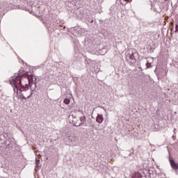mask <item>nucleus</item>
<instances>
[{
    "mask_svg": "<svg viewBox=\"0 0 178 178\" xmlns=\"http://www.w3.org/2000/svg\"><path fill=\"white\" fill-rule=\"evenodd\" d=\"M170 164L174 170H178V163L175 162V160L170 159Z\"/></svg>",
    "mask_w": 178,
    "mask_h": 178,
    "instance_id": "3",
    "label": "nucleus"
},
{
    "mask_svg": "<svg viewBox=\"0 0 178 178\" xmlns=\"http://www.w3.org/2000/svg\"><path fill=\"white\" fill-rule=\"evenodd\" d=\"M10 83L14 88V92L19 94V88H20V84H22V75L20 74H15L10 80Z\"/></svg>",
    "mask_w": 178,
    "mask_h": 178,
    "instance_id": "1",
    "label": "nucleus"
},
{
    "mask_svg": "<svg viewBox=\"0 0 178 178\" xmlns=\"http://www.w3.org/2000/svg\"><path fill=\"white\" fill-rule=\"evenodd\" d=\"M35 84V83H34Z\"/></svg>",
    "mask_w": 178,
    "mask_h": 178,
    "instance_id": "15",
    "label": "nucleus"
},
{
    "mask_svg": "<svg viewBox=\"0 0 178 178\" xmlns=\"http://www.w3.org/2000/svg\"><path fill=\"white\" fill-rule=\"evenodd\" d=\"M31 95H33V92H31L30 94V95H29L27 97H26L24 96V95H23V93H21V95H19V98H21V99H27V98H30L31 97Z\"/></svg>",
    "mask_w": 178,
    "mask_h": 178,
    "instance_id": "5",
    "label": "nucleus"
},
{
    "mask_svg": "<svg viewBox=\"0 0 178 178\" xmlns=\"http://www.w3.org/2000/svg\"><path fill=\"white\" fill-rule=\"evenodd\" d=\"M68 139H69V141H71V143H73V141H75L76 138H74V136H70L68 137Z\"/></svg>",
    "mask_w": 178,
    "mask_h": 178,
    "instance_id": "10",
    "label": "nucleus"
},
{
    "mask_svg": "<svg viewBox=\"0 0 178 178\" xmlns=\"http://www.w3.org/2000/svg\"><path fill=\"white\" fill-rule=\"evenodd\" d=\"M64 104H65V105H69V104H70V99H65L63 101Z\"/></svg>",
    "mask_w": 178,
    "mask_h": 178,
    "instance_id": "9",
    "label": "nucleus"
},
{
    "mask_svg": "<svg viewBox=\"0 0 178 178\" xmlns=\"http://www.w3.org/2000/svg\"><path fill=\"white\" fill-rule=\"evenodd\" d=\"M175 31H177L178 32V24H176L175 25Z\"/></svg>",
    "mask_w": 178,
    "mask_h": 178,
    "instance_id": "13",
    "label": "nucleus"
},
{
    "mask_svg": "<svg viewBox=\"0 0 178 178\" xmlns=\"http://www.w3.org/2000/svg\"><path fill=\"white\" fill-rule=\"evenodd\" d=\"M23 79H25V81H27L28 83H26L25 85H22V82L20 84L21 88H19V93L22 94L23 91H29V87L31 86V79L29 76H24L22 77L21 80H23Z\"/></svg>",
    "mask_w": 178,
    "mask_h": 178,
    "instance_id": "2",
    "label": "nucleus"
},
{
    "mask_svg": "<svg viewBox=\"0 0 178 178\" xmlns=\"http://www.w3.org/2000/svg\"><path fill=\"white\" fill-rule=\"evenodd\" d=\"M135 55H137L136 52L131 53V54L129 55L130 59H131L132 60H134V59H136Z\"/></svg>",
    "mask_w": 178,
    "mask_h": 178,
    "instance_id": "6",
    "label": "nucleus"
},
{
    "mask_svg": "<svg viewBox=\"0 0 178 178\" xmlns=\"http://www.w3.org/2000/svg\"><path fill=\"white\" fill-rule=\"evenodd\" d=\"M35 162H36V168H41L42 165L40 160L36 159Z\"/></svg>",
    "mask_w": 178,
    "mask_h": 178,
    "instance_id": "8",
    "label": "nucleus"
},
{
    "mask_svg": "<svg viewBox=\"0 0 178 178\" xmlns=\"http://www.w3.org/2000/svg\"><path fill=\"white\" fill-rule=\"evenodd\" d=\"M96 121L97 122V123H99V124H101V123L104 122V115L98 114L96 118Z\"/></svg>",
    "mask_w": 178,
    "mask_h": 178,
    "instance_id": "4",
    "label": "nucleus"
},
{
    "mask_svg": "<svg viewBox=\"0 0 178 178\" xmlns=\"http://www.w3.org/2000/svg\"><path fill=\"white\" fill-rule=\"evenodd\" d=\"M146 66H147V69H149V67H152L151 63H147L146 64Z\"/></svg>",
    "mask_w": 178,
    "mask_h": 178,
    "instance_id": "11",
    "label": "nucleus"
},
{
    "mask_svg": "<svg viewBox=\"0 0 178 178\" xmlns=\"http://www.w3.org/2000/svg\"><path fill=\"white\" fill-rule=\"evenodd\" d=\"M124 2H130V0H124ZM120 3L123 5V3H122V0H120Z\"/></svg>",
    "mask_w": 178,
    "mask_h": 178,
    "instance_id": "12",
    "label": "nucleus"
},
{
    "mask_svg": "<svg viewBox=\"0 0 178 178\" xmlns=\"http://www.w3.org/2000/svg\"><path fill=\"white\" fill-rule=\"evenodd\" d=\"M86 118L84 116L80 118V121L81 122V124H84L86 123Z\"/></svg>",
    "mask_w": 178,
    "mask_h": 178,
    "instance_id": "7",
    "label": "nucleus"
},
{
    "mask_svg": "<svg viewBox=\"0 0 178 178\" xmlns=\"http://www.w3.org/2000/svg\"><path fill=\"white\" fill-rule=\"evenodd\" d=\"M164 1H168V0H164Z\"/></svg>",
    "mask_w": 178,
    "mask_h": 178,
    "instance_id": "14",
    "label": "nucleus"
}]
</instances>
